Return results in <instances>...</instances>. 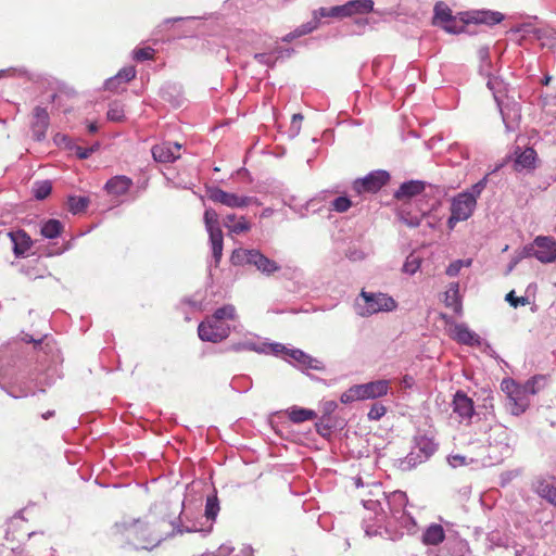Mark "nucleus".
Instances as JSON below:
<instances>
[{"label": "nucleus", "mask_w": 556, "mask_h": 556, "mask_svg": "<svg viewBox=\"0 0 556 556\" xmlns=\"http://www.w3.org/2000/svg\"><path fill=\"white\" fill-rule=\"evenodd\" d=\"M187 515L185 510L179 516V523L170 522L172 532L165 534L160 530V527L165 523L161 521L157 525L152 523L149 520H142L140 518L124 517L121 521L115 523V529L118 533L123 534L128 541H130L137 548L152 549L161 544L167 536H172L175 533H189L197 532L199 528L195 525L185 526L184 518Z\"/></svg>", "instance_id": "f257e3e1"}, {"label": "nucleus", "mask_w": 556, "mask_h": 556, "mask_svg": "<svg viewBox=\"0 0 556 556\" xmlns=\"http://www.w3.org/2000/svg\"><path fill=\"white\" fill-rule=\"evenodd\" d=\"M383 500L384 506L383 503L378 500H366L363 501V504L366 509L376 513L377 523L387 522L391 525V521L396 518V515L406 511L407 496L405 492L397 490L389 495H384Z\"/></svg>", "instance_id": "f03ea898"}, {"label": "nucleus", "mask_w": 556, "mask_h": 556, "mask_svg": "<svg viewBox=\"0 0 556 556\" xmlns=\"http://www.w3.org/2000/svg\"><path fill=\"white\" fill-rule=\"evenodd\" d=\"M230 261L235 266H253L266 277H270L281 270V266L275 260L267 257L258 249H235Z\"/></svg>", "instance_id": "7ed1b4c3"}, {"label": "nucleus", "mask_w": 556, "mask_h": 556, "mask_svg": "<svg viewBox=\"0 0 556 556\" xmlns=\"http://www.w3.org/2000/svg\"><path fill=\"white\" fill-rule=\"evenodd\" d=\"M346 16L344 4L334 5L331 8H319L312 12V18L298 26L294 30L290 31L281 38L283 42H291L292 40L302 36L308 35L316 30L321 24L323 18H344Z\"/></svg>", "instance_id": "20e7f679"}, {"label": "nucleus", "mask_w": 556, "mask_h": 556, "mask_svg": "<svg viewBox=\"0 0 556 556\" xmlns=\"http://www.w3.org/2000/svg\"><path fill=\"white\" fill-rule=\"evenodd\" d=\"M396 308V302L386 293H375L362 290L356 300V312L362 317H368L379 312H391Z\"/></svg>", "instance_id": "39448f33"}, {"label": "nucleus", "mask_w": 556, "mask_h": 556, "mask_svg": "<svg viewBox=\"0 0 556 556\" xmlns=\"http://www.w3.org/2000/svg\"><path fill=\"white\" fill-rule=\"evenodd\" d=\"M204 224L208 232L210 243L212 248V256L217 266L223 256L224 238L219 226L218 214L213 208H206L204 212Z\"/></svg>", "instance_id": "423d86ee"}, {"label": "nucleus", "mask_w": 556, "mask_h": 556, "mask_svg": "<svg viewBox=\"0 0 556 556\" xmlns=\"http://www.w3.org/2000/svg\"><path fill=\"white\" fill-rule=\"evenodd\" d=\"M206 193L211 201L220 203L231 208H243L252 204L260 205V202L255 197L229 193L218 187H208Z\"/></svg>", "instance_id": "0eeeda50"}, {"label": "nucleus", "mask_w": 556, "mask_h": 556, "mask_svg": "<svg viewBox=\"0 0 556 556\" xmlns=\"http://www.w3.org/2000/svg\"><path fill=\"white\" fill-rule=\"evenodd\" d=\"M476 208V200L467 193H458L451 203V216L447 219L450 228H454L459 222L467 220Z\"/></svg>", "instance_id": "6e6552de"}, {"label": "nucleus", "mask_w": 556, "mask_h": 556, "mask_svg": "<svg viewBox=\"0 0 556 556\" xmlns=\"http://www.w3.org/2000/svg\"><path fill=\"white\" fill-rule=\"evenodd\" d=\"M198 334L202 341L218 343L230 334V327L223 321H212V316H207L198 327Z\"/></svg>", "instance_id": "1a4fd4ad"}, {"label": "nucleus", "mask_w": 556, "mask_h": 556, "mask_svg": "<svg viewBox=\"0 0 556 556\" xmlns=\"http://www.w3.org/2000/svg\"><path fill=\"white\" fill-rule=\"evenodd\" d=\"M390 180V174L383 169L372 170L363 178H357L353 182V190L357 194L363 192L375 193L379 191Z\"/></svg>", "instance_id": "9d476101"}, {"label": "nucleus", "mask_w": 556, "mask_h": 556, "mask_svg": "<svg viewBox=\"0 0 556 556\" xmlns=\"http://www.w3.org/2000/svg\"><path fill=\"white\" fill-rule=\"evenodd\" d=\"M528 254L541 263H552L556 260V241L551 237L539 236L534 239Z\"/></svg>", "instance_id": "9b49d317"}, {"label": "nucleus", "mask_w": 556, "mask_h": 556, "mask_svg": "<svg viewBox=\"0 0 556 556\" xmlns=\"http://www.w3.org/2000/svg\"><path fill=\"white\" fill-rule=\"evenodd\" d=\"M288 361L294 364L302 371L313 369L316 371H324L325 365L321 361L311 356L300 349H291L288 351Z\"/></svg>", "instance_id": "f8f14e48"}, {"label": "nucleus", "mask_w": 556, "mask_h": 556, "mask_svg": "<svg viewBox=\"0 0 556 556\" xmlns=\"http://www.w3.org/2000/svg\"><path fill=\"white\" fill-rule=\"evenodd\" d=\"M181 146L178 142L165 141L152 147V156L160 163H172L180 156Z\"/></svg>", "instance_id": "ddd939ff"}, {"label": "nucleus", "mask_w": 556, "mask_h": 556, "mask_svg": "<svg viewBox=\"0 0 556 556\" xmlns=\"http://www.w3.org/2000/svg\"><path fill=\"white\" fill-rule=\"evenodd\" d=\"M49 113L46 108L36 106L33 113L31 132L36 141H42L49 127Z\"/></svg>", "instance_id": "4468645a"}, {"label": "nucleus", "mask_w": 556, "mask_h": 556, "mask_svg": "<svg viewBox=\"0 0 556 556\" xmlns=\"http://www.w3.org/2000/svg\"><path fill=\"white\" fill-rule=\"evenodd\" d=\"M453 412L462 420H470L475 414L472 400L464 392L457 391L453 399Z\"/></svg>", "instance_id": "2eb2a0df"}, {"label": "nucleus", "mask_w": 556, "mask_h": 556, "mask_svg": "<svg viewBox=\"0 0 556 556\" xmlns=\"http://www.w3.org/2000/svg\"><path fill=\"white\" fill-rule=\"evenodd\" d=\"M361 393L362 401L375 400L381 397L389 392L388 380H376L367 383L357 384Z\"/></svg>", "instance_id": "dca6fc26"}, {"label": "nucleus", "mask_w": 556, "mask_h": 556, "mask_svg": "<svg viewBox=\"0 0 556 556\" xmlns=\"http://www.w3.org/2000/svg\"><path fill=\"white\" fill-rule=\"evenodd\" d=\"M413 451H417V454L420 456L424 462H427L437 451L438 444L433 441V439L428 438L427 435H416L414 439Z\"/></svg>", "instance_id": "f3484780"}, {"label": "nucleus", "mask_w": 556, "mask_h": 556, "mask_svg": "<svg viewBox=\"0 0 556 556\" xmlns=\"http://www.w3.org/2000/svg\"><path fill=\"white\" fill-rule=\"evenodd\" d=\"M132 186V180L124 175L115 176L109 179L104 186L109 194L119 197L128 192Z\"/></svg>", "instance_id": "a211bd4d"}, {"label": "nucleus", "mask_w": 556, "mask_h": 556, "mask_svg": "<svg viewBox=\"0 0 556 556\" xmlns=\"http://www.w3.org/2000/svg\"><path fill=\"white\" fill-rule=\"evenodd\" d=\"M455 339L466 345L480 346L482 339L472 330H470L465 324H457L454 327Z\"/></svg>", "instance_id": "6ab92c4d"}, {"label": "nucleus", "mask_w": 556, "mask_h": 556, "mask_svg": "<svg viewBox=\"0 0 556 556\" xmlns=\"http://www.w3.org/2000/svg\"><path fill=\"white\" fill-rule=\"evenodd\" d=\"M13 243L15 256L24 255L31 247V239L24 230L11 231L7 233Z\"/></svg>", "instance_id": "aec40b11"}, {"label": "nucleus", "mask_w": 556, "mask_h": 556, "mask_svg": "<svg viewBox=\"0 0 556 556\" xmlns=\"http://www.w3.org/2000/svg\"><path fill=\"white\" fill-rule=\"evenodd\" d=\"M445 539V531L439 523L429 525L422 532L421 542L425 545L437 546Z\"/></svg>", "instance_id": "412c9836"}, {"label": "nucleus", "mask_w": 556, "mask_h": 556, "mask_svg": "<svg viewBox=\"0 0 556 556\" xmlns=\"http://www.w3.org/2000/svg\"><path fill=\"white\" fill-rule=\"evenodd\" d=\"M425 190V182L420 180H409L403 182L394 192V198L397 200L409 199Z\"/></svg>", "instance_id": "4be33fe9"}, {"label": "nucleus", "mask_w": 556, "mask_h": 556, "mask_svg": "<svg viewBox=\"0 0 556 556\" xmlns=\"http://www.w3.org/2000/svg\"><path fill=\"white\" fill-rule=\"evenodd\" d=\"M444 304L452 308L454 313L462 314L463 306L459 295V283L452 282L448 286V289L444 293Z\"/></svg>", "instance_id": "5701e85b"}, {"label": "nucleus", "mask_w": 556, "mask_h": 556, "mask_svg": "<svg viewBox=\"0 0 556 556\" xmlns=\"http://www.w3.org/2000/svg\"><path fill=\"white\" fill-rule=\"evenodd\" d=\"M504 20V14L497 11L482 10L472 13L470 21L477 24L495 25Z\"/></svg>", "instance_id": "b1692460"}, {"label": "nucleus", "mask_w": 556, "mask_h": 556, "mask_svg": "<svg viewBox=\"0 0 556 556\" xmlns=\"http://www.w3.org/2000/svg\"><path fill=\"white\" fill-rule=\"evenodd\" d=\"M531 34L541 42L542 47L555 49L556 30L549 27L533 28Z\"/></svg>", "instance_id": "393cba45"}, {"label": "nucleus", "mask_w": 556, "mask_h": 556, "mask_svg": "<svg viewBox=\"0 0 556 556\" xmlns=\"http://www.w3.org/2000/svg\"><path fill=\"white\" fill-rule=\"evenodd\" d=\"M346 16L350 17L354 14H366L374 10L372 0H351L344 3Z\"/></svg>", "instance_id": "a878e982"}, {"label": "nucleus", "mask_w": 556, "mask_h": 556, "mask_svg": "<svg viewBox=\"0 0 556 556\" xmlns=\"http://www.w3.org/2000/svg\"><path fill=\"white\" fill-rule=\"evenodd\" d=\"M224 226L228 228L231 233L240 235L250 230L251 226L244 217L239 219L235 214H229L224 218Z\"/></svg>", "instance_id": "bb28decb"}, {"label": "nucleus", "mask_w": 556, "mask_h": 556, "mask_svg": "<svg viewBox=\"0 0 556 556\" xmlns=\"http://www.w3.org/2000/svg\"><path fill=\"white\" fill-rule=\"evenodd\" d=\"M63 230V224L59 219H48L42 223L40 233L47 239L58 238Z\"/></svg>", "instance_id": "cd10ccee"}, {"label": "nucleus", "mask_w": 556, "mask_h": 556, "mask_svg": "<svg viewBox=\"0 0 556 556\" xmlns=\"http://www.w3.org/2000/svg\"><path fill=\"white\" fill-rule=\"evenodd\" d=\"M425 463L417 454V451H410L404 458L396 459L395 466L402 471H409L417 465Z\"/></svg>", "instance_id": "c85d7f7f"}, {"label": "nucleus", "mask_w": 556, "mask_h": 556, "mask_svg": "<svg viewBox=\"0 0 556 556\" xmlns=\"http://www.w3.org/2000/svg\"><path fill=\"white\" fill-rule=\"evenodd\" d=\"M228 351L232 352H242V351H253L256 353H263L266 352V349L264 346H261L260 343L254 341L253 339H245L241 340L239 342L232 343Z\"/></svg>", "instance_id": "c756f323"}, {"label": "nucleus", "mask_w": 556, "mask_h": 556, "mask_svg": "<svg viewBox=\"0 0 556 556\" xmlns=\"http://www.w3.org/2000/svg\"><path fill=\"white\" fill-rule=\"evenodd\" d=\"M212 321H223L226 320H235L237 317L236 307L232 304H226L222 307L215 309V312L211 315Z\"/></svg>", "instance_id": "7c9ffc66"}, {"label": "nucleus", "mask_w": 556, "mask_h": 556, "mask_svg": "<svg viewBox=\"0 0 556 556\" xmlns=\"http://www.w3.org/2000/svg\"><path fill=\"white\" fill-rule=\"evenodd\" d=\"M89 202L90 200L87 197L71 195L67 200L68 210L74 215L80 214L86 211V208L89 205Z\"/></svg>", "instance_id": "2f4dec72"}, {"label": "nucleus", "mask_w": 556, "mask_h": 556, "mask_svg": "<svg viewBox=\"0 0 556 556\" xmlns=\"http://www.w3.org/2000/svg\"><path fill=\"white\" fill-rule=\"evenodd\" d=\"M434 24H442L444 22H454L452 10L443 2H439L434 7Z\"/></svg>", "instance_id": "473e14b6"}, {"label": "nucleus", "mask_w": 556, "mask_h": 556, "mask_svg": "<svg viewBox=\"0 0 556 556\" xmlns=\"http://www.w3.org/2000/svg\"><path fill=\"white\" fill-rule=\"evenodd\" d=\"M538 494L556 506V486L548 482H540L536 486Z\"/></svg>", "instance_id": "72a5a7b5"}, {"label": "nucleus", "mask_w": 556, "mask_h": 556, "mask_svg": "<svg viewBox=\"0 0 556 556\" xmlns=\"http://www.w3.org/2000/svg\"><path fill=\"white\" fill-rule=\"evenodd\" d=\"M219 513V501L216 493L208 495L205 503L204 515L207 520L214 521Z\"/></svg>", "instance_id": "f704fd0d"}, {"label": "nucleus", "mask_w": 556, "mask_h": 556, "mask_svg": "<svg viewBox=\"0 0 556 556\" xmlns=\"http://www.w3.org/2000/svg\"><path fill=\"white\" fill-rule=\"evenodd\" d=\"M393 521L401 528L405 529L407 533H414L416 531L417 522L407 511L396 515V518L393 519Z\"/></svg>", "instance_id": "c9c22d12"}, {"label": "nucleus", "mask_w": 556, "mask_h": 556, "mask_svg": "<svg viewBox=\"0 0 556 556\" xmlns=\"http://www.w3.org/2000/svg\"><path fill=\"white\" fill-rule=\"evenodd\" d=\"M316 416L315 412L307 408L294 407L291 409L289 417L293 422L300 424L312 420Z\"/></svg>", "instance_id": "e433bc0d"}, {"label": "nucleus", "mask_w": 556, "mask_h": 556, "mask_svg": "<svg viewBox=\"0 0 556 556\" xmlns=\"http://www.w3.org/2000/svg\"><path fill=\"white\" fill-rule=\"evenodd\" d=\"M52 191V184L49 180L36 181L33 186V194L37 200H45Z\"/></svg>", "instance_id": "4c0bfd02"}, {"label": "nucleus", "mask_w": 556, "mask_h": 556, "mask_svg": "<svg viewBox=\"0 0 556 556\" xmlns=\"http://www.w3.org/2000/svg\"><path fill=\"white\" fill-rule=\"evenodd\" d=\"M536 152L532 148L522 151L516 159V164L522 168H530L535 161Z\"/></svg>", "instance_id": "58836bf2"}, {"label": "nucleus", "mask_w": 556, "mask_h": 556, "mask_svg": "<svg viewBox=\"0 0 556 556\" xmlns=\"http://www.w3.org/2000/svg\"><path fill=\"white\" fill-rule=\"evenodd\" d=\"M420 264L421 258L414 253H410L403 264V271L408 275H414L420 268Z\"/></svg>", "instance_id": "ea45409f"}, {"label": "nucleus", "mask_w": 556, "mask_h": 556, "mask_svg": "<svg viewBox=\"0 0 556 556\" xmlns=\"http://www.w3.org/2000/svg\"><path fill=\"white\" fill-rule=\"evenodd\" d=\"M340 401L343 404H350L354 401H362L361 393L357 384L352 386L341 394Z\"/></svg>", "instance_id": "a19ab883"}, {"label": "nucleus", "mask_w": 556, "mask_h": 556, "mask_svg": "<svg viewBox=\"0 0 556 556\" xmlns=\"http://www.w3.org/2000/svg\"><path fill=\"white\" fill-rule=\"evenodd\" d=\"M261 346L266 349L265 353H271L274 355H285V358L288 359V351L291 349L285 346L281 343H263Z\"/></svg>", "instance_id": "79ce46f5"}, {"label": "nucleus", "mask_w": 556, "mask_h": 556, "mask_svg": "<svg viewBox=\"0 0 556 556\" xmlns=\"http://www.w3.org/2000/svg\"><path fill=\"white\" fill-rule=\"evenodd\" d=\"M488 184V176H484L482 179H480L478 182L471 186L469 190L463 191L462 193H467L471 195L476 201L477 198L482 193V191L485 189Z\"/></svg>", "instance_id": "37998d69"}, {"label": "nucleus", "mask_w": 556, "mask_h": 556, "mask_svg": "<svg viewBox=\"0 0 556 556\" xmlns=\"http://www.w3.org/2000/svg\"><path fill=\"white\" fill-rule=\"evenodd\" d=\"M254 59L266 66L274 67L277 61V58H275V54L273 53V50L270 52H262V53H255Z\"/></svg>", "instance_id": "c03bdc74"}, {"label": "nucleus", "mask_w": 556, "mask_h": 556, "mask_svg": "<svg viewBox=\"0 0 556 556\" xmlns=\"http://www.w3.org/2000/svg\"><path fill=\"white\" fill-rule=\"evenodd\" d=\"M331 205L336 212L343 213L352 206V202L348 197H338L332 201Z\"/></svg>", "instance_id": "a18cd8bd"}, {"label": "nucleus", "mask_w": 556, "mask_h": 556, "mask_svg": "<svg viewBox=\"0 0 556 556\" xmlns=\"http://www.w3.org/2000/svg\"><path fill=\"white\" fill-rule=\"evenodd\" d=\"M386 413H387V408L384 405L375 403L370 407L367 416L370 420H379L381 417H383L386 415Z\"/></svg>", "instance_id": "49530a36"}, {"label": "nucleus", "mask_w": 556, "mask_h": 556, "mask_svg": "<svg viewBox=\"0 0 556 556\" xmlns=\"http://www.w3.org/2000/svg\"><path fill=\"white\" fill-rule=\"evenodd\" d=\"M544 380L543 376H534L529 379L525 384V390L528 393L535 394L540 390V382Z\"/></svg>", "instance_id": "de8ad7c7"}, {"label": "nucleus", "mask_w": 556, "mask_h": 556, "mask_svg": "<svg viewBox=\"0 0 556 556\" xmlns=\"http://www.w3.org/2000/svg\"><path fill=\"white\" fill-rule=\"evenodd\" d=\"M108 118L112 122H121L124 118V110L121 105L114 103L108 111Z\"/></svg>", "instance_id": "09e8293b"}, {"label": "nucleus", "mask_w": 556, "mask_h": 556, "mask_svg": "<svg viewBox=\"0 0 556 556\" xmlns=\"http://www.w3.org/2000/svg\"><path fill=\"white\" fill-rule=\"evenodd\" d=\"M115 76L119 80V83H128L135 78L136 70L134 66H127L122 68Z\"/></svg>", "instance_id": "8fccbe9b"}, {"label": "nucleus", "mask_w": 556, "mask_h": 556, "mask_svg": "<svg viewBox=\"0 0 556 556\" xmlns=\"http://www.w3.org/2000/svg\"><path fill=\"white\" fill-rule=\"evenodd\" d=\"M154 50L150 47L139 48L134 51V59L142 62L152 59Z\"/></svg>", "instance_id": "3c124183"}, {"label": "nucleus", "mask_w": 556, "mask_h": 556, "mask_svg": "<svg viewBox=\"0 0 556 556\" xmlns=\"http://www.w3.org/2000/svg\"><path fill=\"white\" fill-rule=\"evenodd\" d=\"M505 300L510 304V306L515 308L518 306H525L526 304L529 303V300L526 296L517 298L515 295V291L508 292L505 296Z\"/></svg>", "instance_id": "603ef678"}, {"label": "nucleus", "mask_w": 556, "mask_h": 556, "mask_svg": "<svg viewBox=\"0 0 556 556\" xmlns=\"http://www.w3.org/2000/svg\"><path fill=\"white\" fill-rule=\"evenodd\" d=\"M345 256L353 261V262H356V261H362L365 258L366 254L364 251L355 248V247H350L346 252H345Z\"/></svg>", "instance_id": "864d4df0"}, {"label": "nucleus", "mask_w": 556, "mask_h": 556, "mask_svg": "<svg viewBox=\"0 0 556 556\" xmlns=\"http://www.w3.org/2000/svg\"><path fill=\"white\" fill-rule=\"evenodd\" d=\"M97 148H98V146H92V147H89V148H83V147H79V146H75L73 148V150L75 151L76 155L80 160H86L97 150Z\"/></svg>", "instance_id": "5fc2aeb1"}, {"label": "nucleus", "mask_w": 556, "mask_h": 556, "mask_svg": "<svg viewBox=\"0 0 556 556\" xmlns=\"http://www.w3.org/2000/svg\"><path fill=\"white\" fill-rule=\"evenodd\" d=\"M49 371H52V372L51 374H47L43 377H39L38 378V383L39 384H41V386H51L54 382L55 377H60L58 375V368L56 367L49 368Z\"/></svg>", "instance_id": "6e6d98bb"}, {"label": "nucleus", "mask_w": 556, "mask_h": 556, "mask_svg": "<svg viewBox=\"0 0 556 556\" xmlns=\"http://www.w3.org/2000/svg\"><path fill=\"white\" fill-rule=\"evenodd\" d=\"M3 377L0 375V388L3 389L9 395H11L14 399L25 397L29 393H31L29 390H20L18 392L13 391L12 389L5 388Z\"/></svg>", "instance_id": "4d7b16f0"}, {"label": "nucleus", "mask_w": 556, "mask_h": 556, "mask_svg": "<svg viewBox=\"0 0 556 556\" xmlns=\"http://www.w3.org/2000/svg\"><path fill=\"white\" fill-rule=\"evenodd\" d=\"M463 267H464V262H463V260H457V261L452 262V263L447 266V268H446L445 273H446V275H447V276H450V277H455V276H457V275L459 274V271H460V269H462Z\"/></svg>", "instance_id": "13d9d810"}, {"label": "nucleus", "mask_w": 556, "mask_h": 556, "mask_svg": "<svg viewBox=\"0 0 556 556\" xmlns=\"http://www.w3.org/2000/svg\"><path fill=\"white\" fill-rule=\"evenodd\" d=\"M273 53L276 54L275 58H277V60H278L279 58L291 56L294 53V49H292V48H282V47H280L278 45H276L273 48Z\"/></svg>", "instance_id": "bf43d9fd"}, {"label": "nucleus", "mask_w": 556, "mask_h": 556, "mask_svg": "<svg viewBox=\"0 0 556 556\" xmlns=\"http://www.w3.org/2000/svg\"><path fill=\"white\" fill-rule=\"evenodd\" d=\"M448 464L452 466V467H458V466H463V465H466V457L463 456V455H459V454H455V455H451L448 458Z\"/></svg>", "instance_id": "052dcab7"}, {"label": "nucleus", "mask_w": 556, "mask_h": 556, "mask_svg": "<svg viewBox=\"0 0 556 556\" xmlns=\"http://www.w3.org/2000/svg\"><path fill=\"white\" fill-rule=\"evenodd\" d=\"M27 74V71L24 68H7V70H0V78L8 76V75H18L24 76Z\"/></svg>", "instance_id": "680f3d73"}, {"label": "nucleus", "mask_w": 556, "mask_h": 556, "mask_svg": "<svg viewBox=\"0 0 556 556\" xmlns=\"http://www.w3.org/2000/svg\"><path fill=\"white\" fill-rule=\"evenodd\" d=\"M443 28L451 34H458L462 30V26H457V22L454 18V22H444L442 23Z\"/></svg>", "instance_id": "e2e57ef3"}, {"label": "nucleus", "mask_w": 556, "mask_h": 556, "mask_svg": "<svg viewBox=\"0 0 556 556\" xmlns=\"http://www.w3.org/2000/svg\"><path fill=\"white\" fill-rule=\"evenodd\" d=\"M519 472L517 470L506 471L501 475V483L502 485H505L509 483L513 479H515Z\"/></svg>", "instance_id": "0e129e2a"}, {"label": "nucleus", "mask_w": 556, "mask_h": 556, "mask_svg": "<svg viewBox=\"0 0 556 556\" xmlns=\"http://www.w3.org/2000/svg\"><path fill=\"white\" fill-rule=\"evenodd\" d=\"M235 548L230 546L229 544H223L218 547L217 553L215 556H231Z\"/></svg>", "instance_id": "69168bd1"}, {"label": "nucleus", "mask_w": 556, "mask_h": 556, "mask_svg": "<svg viewBox=\"0 0 556 556\" xmlns=\"http://www.w3.org/2000/svg\"><path fill=\"white\" fill-rule=\"evenodd\" d=\"M119 80L116 78V76L109 78L105 81V89L114 91L118 88Z\"/></svg>", "instance_id": "338daca9"}, {"label": "nucleus", "mask_w": 556, "mask_h": 556, "mask_svg": "<svg viewBox=\"0 0 556 556\" xmlns=\"http://www.w3.org/2000/svg\"><path fill=\"white\" fill-rule=\"evenodd\" d=\"M303 119V115L300 113L293 114L292 116V128L295 129L296 132L300 130V123Z\"/></svg>", "instance_id": "774afa93"}]
</instances>
